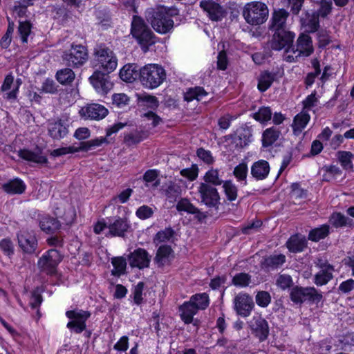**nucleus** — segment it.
I'll return each mask as SVG.
<instances>
[{"label":"nucleus","mask_w":354,"mask_h":354,"mask_svg":"<svg viewBox=\"0 0 354 354\" xmlns=\"http://www.w3.org/2000/svg\"><path fill=\"white\" fill-rule=\"evenodd\" d=\"M153 210L147 205L140 206L136 212V215L142 220L147 219L152 216Z\"/></svg>","instance_id":"obj_62"},{"label":"nucleus","mask_w":354,"mask_h":354,"mask_svg":"<svg viewBox=\"0 0 354 354\" xmlns=\"http://www.w3.org/2000/svg\"><path fill=\"white\" fill-rule=\"evenodd\" d=\"M18 245L24 253L33 254L37 248L36 237L26 231H20L17 234Z\"/></svg>","instance_id":"obj_18"},{"label":"nucleus","mask_w":354,"mask_h":354,"mask_svg":"<svg viewBox=\"0 0 354 354\" xmlns=\"http://www.w3.org/2000/svg\"><path fill=\"white\" fill-rule=\"evenodd\" d=\"M104 143H108L106 137L97 138L86 142H80L78 147V149H80V151H88L101 146Z\"/></svg>","instance_id":"obj_42"},{"label":"nucleus","mask_w":354,"mask_h":354,"mask_svg":"<svg viewBox=\"0 0 354 354\" xmlns=\"http://www.w3.org/2000/svg\"><path fill=\"white\" fill-rule=\"evenodd\" d=\"M269 10L266 3L252 1L245 5L243 16L246 22L252 26L263 24L268 17Z\"/></svg>","instance_id":"obj_5"},{"label":"nucleus","mask_w":354,"mask_h":354,"mask_svg":"<svg viewBox=\"0 0 354 354\" xmlns=\"http://www.w3.org/2000/svg\"><path fill=\"white\" fill-rule=\"evenodd\" d=\"M95 61L97 70L108 73H112L117 67L118 59L109 47L104 44H97L93 49Z\"/></svg>","instance_id":"obj_4"},{"label":"nucleus","mask_w":354,"mask_h":354,"mask_svg":"<svg viewBox=\"0 0 354 354\" xmlns=\"http://www.w3.org/2000/svg\"><path fill=\"white\" fill-rule=\"evenodd\" d=\"M200 6L212 21H221L225 17V10L213 0H202L200 2Z\"/></svg>","instance_id":"obj_14"},{"label":"nucleus","mask_w":354,"mask_h":354,"mask_svg":"<svg viewBox=\"0 0 354 354\" xmlns=\"http://www.w3.org/2000/svg\"><path fill=\"white\" fill-rule=\"evenodd\" d=\"M315 3L319 6L317 10H314L320 17L326 18L329 15L333 9L332 0H317Z\"/></svg>","instance_id":"obj_41"},{"label":"nucleus","mask_w":354,"mask_h":354,"mask_svg":"<svg viewBox=\"0 0 354 354\" xmlns=\"http://www.w3.org/2000/svg\"><path fill=\"white\" fill-rule=\"evenodd\" d=\"M277 78V73L264 71L261 73L258 77L257 88L261 92H265L272 85Z\"/></svg>","instance_id":"obj_31"},{"label":"nucleus","mask_w":354,"mask_h":354,"mask_svg":"<svg viewBox=\"0 0 354 354\" xmlns=\"http://www.w3.org/2000/svg\"><path fill=\"white\" fill-rule=\"evenodd\" d=\"M255 299L258 306L266 308L271 302V296L267 291H259L255 297Z\"/></svg>","instance_id":"obj_55"},{"label":"nucleus","mask_w":354,"mask_h":354,"mask_svg":"<svg viewBox=\"0 0 354 354\" xmlns=\"http://www.w3.org/2000/svg\"><path fill=\"white\" fill-rule=\"evenodd\" d=\"M292 51L294 53L298 52L299 55L306 57L310 55L314 51L312 38L308 34H301L297 40L296 49H295V46H293V47H292Z\"/></svg>","instance_id":"obj_22"},{"label":"nucleus","mask_w":354,"mask_h":354,"mask_svg":"<svg viewBox=\"0 0 354 354\" xmlns=\"http://www.w3.org/2000/svg\"><path fill=\"white\" fill-rule=\"evenodd\" d=\"M48 133L53 140H59L68 133V125L61 119L50 121L48 123Z\"/></svg>","instance_id":"obj_20"},{"label":"nucleus","mask_w":354,"mask_h":354,"mask_svg":"<svg viewBox=\"0 0 354 354\" xmlns=\"http://www.w3.org/2000/svg\"><path fill=\"white\" fill-rule=\"evenodd\" d=\"M158 171L156 169H149L147 170L143 175V180L147 183H152L154 182L153 185L157 187L160 180L158 179Z\"/></svg>","instance_id":"obj_61"},{"label":"nucleus","mask_w":354,"mask_h":354,"mask_svg":"<svg viewBox=\"0 0 354 354\" xmlns=\"http://www.w3.org/2000/svg\"><path fill=\"white\" fill-rule=\"evenodd\" d=\"M207 93L205 90L201 86H196L194 88H190L184 95V99L187 102H191L194 100L200 101L204 96H206Z\"/></svg>","instance_id":"obj_40"},{"label":"nucleus","mask_w":354,"mask_h":354,"mask_svg":"<svg viewBox=\"0 0 354 354\" xmlns=\"http://www.w3.org/2000/svg\"><path fill=\"white\" fill-rule=\"evenodd\" d=\"M172 254L173 250L171 246L167 245H160L157 250L154 261L158 266H163L169 261Z\"/></svg>","instance_id":"obj_35"},{"label":"nucleus","mask_w":354,"mask_h":354,"mask_svg":"<svg viewBox=\"0 0 354 354\" xmlns=\"http://www.w3.org/2000/svg\"><path fill=\"white\" fill-rule=\"evenodd\" d=\"M201 203L209 208L218 209L221 197L217 189L207 183H201L198 187Z\"/></svg>","instance_id":"obj_10"},{"label":"nucleus","mask_w":354,"mask_h":354,"mask_svg":"<svg viewBox=\"0 0 354 354\" xmlns=\"http://www.w3.org/2000/svg\"><path fill=\"white\" fill-rule=\"evenodd\" d=\"M41 149L39 147H36L34 151L24 149L19 151V156L27 161L37 164H46L48 159L41 155Z\"/></svg>","instance_id":"obj_26"},{"label":"nucleus","mask_w":354,"mask_h":354,"mask_svg":"<svg viewBox=\"0 0 354 354\" xmlns=\"http://www.w3.org/2000/svg\"><path fill=\"white\" fill-rule=\"evenodd\" d=\"M330 234V226L322 225L319 227L314 228L309 232L308 239L313 242L325 239Z\"/></svg>","instance_id":"obj_37"},{"label":"nucleus","mask_w":354,"mask_h":354,"mask_svg":"<svg viewBox=\"0 0 354 354\" xmlns=\"http://www.w3.org/2000/svg\"><path fill=\"white\" fill-rule=\"evenodd\" d=\"M252 136V131L248 127H241L236 130L234 135L229 136L236 146L240 148L247 146L251 142Z\"/></svg>","instance_id":"obj_24"},{"label":"nucleus","mask_w":354,"mask_h":354,"mask_svg":"<svg viewBox=\"0 0 354 354\" xmlns=\"http://www.w3.org/2000/svg\"><path fill=\"white\" fill-rule=\"evenodd\" d=\"M175 234L174 230L171 227H167L163 230L158 232L153 239V242L156 245L160 243L169 241Z\"/></svg>","instance_id":"obj_53"},{"label":"nucleus","mask_w":354,"mask_h":354,"mask_svg":"<svg viewBox=\"0 0 354 354\" xmlns=\"http://www.w3.org/2000/svg\"><path fill=\"white\" fill-rule=\"evenodd\" d=\"M234 175L239 180H245L248 174V167L244 162L238 165L234 169Z\"/></svg>","instance_id":"obj_60"},{"label":"nucleus","mask_w":354,"mask_h":354,"mask_svg":"<svg viewBox=\"0 0 354 354\" xmlns=\"http://www.w3.org/2000/svg\"><path fill=\"white\" fill-rule=\"evenodd\" d=\"M272 39L269 41L270 47L274 50L284 49L286 53L292 50L295 34L289 30L283 29L280 30L271 31Z\"/></svg>","instance_id":"obj_7"},{"label":"nucleus","mask_w":354,"mask_h":354,"mask_svg":"<svg viewBox=\"0 0 354 354\" xmlns=\"http://www.w3.org/2000/svg\"><path fill=\"white\" fill-rule=\"evenodd\" d=\"M145 287V283L142 281H140L133 288V301L136 304L140 305L142 304L143 298H142V292Z\"/></svg>","instance_id":"obj_59"},{"label":"nucleus","mask_w":354,"mask_h":354,"mask_svg":"<svg viewBox=\"0 0 354 354\" xmlns=\"http://www.w3.org/2000/svg\"><path fill=\"white\" fill-rule=\"evenodd\" d=\"M180 174L191 181L194 180L198 175V168L197 165L193 164L191 167L182 169L180 171Z\"/></svg>","instance_id":"obj_57"},{"label":"nucleus","mask_w":354,"mask_h":354,"mask_svg":"<svg viewBox=\"0 0 354 354\" xmlns=\"http://www.w3.org/2000/svg\"><path fill=\"white\" fill-rule=\"evenodd\" d=\"M319 17H320L315 11L312 12L306 11L305 17H301L300 21L301 25L307 28L308 32L314 33L317 32L320 27Z\"/></svg>","instance_id":"obj_25"},{"label":"nucleus","mask_w":354,"mask_h":354,"mask_svg":"<svg viewBox=\"0 0 354 354\" xmlns=\"http://www.w3.org/2000/svg\"><path fill=\"white\" fill-rule=\"evenodd\" d=\"M75 73L69 68H65L57 71L56 80L62 85H70L75 80Z\"/></svg>","instance_id":"obj_36"},{"label":"nucleus","mask_w":354,"mask_h":354,"mask_svg":"<svg viewBox=\"0 0 354 354\" xmlns=\"http://www.w3.org/2000/svg\"><path fill=\"white\" fill-rule=\"evenodd\" d=\"M352 221V219L346 217L340 212H334L329 218L330 223L336 228L351 225Z\"/></svg>","instance_id":"obj_38"},{"label":"nucleus","mask_w":354,"mask_h":354,"mask_svg":"<svg viewBox=\"0 0 354 354\" xmlns=\"http://www.w3.org/2000/svg\"><path fill=\"white\" fill-rule=\"evenodd\" d=\"M205 183H207L214 187L223 184V181L219 176V171L217 169L211 168L203 176Z\"/></svg>","instance_id":"obj_39"},{"label":"nucleus","mask_w":354,"mask_h":354,"mask_svg":"<svg viewBox=\"0 0 354 354\" xmlns=\"http://www.w3.org/2000/svg\"><path fill=\"white\" fill-rule=\"evenodd\" d=\"M32 25L29 21H19L18 34L20 36L22 43L28 42V37L31 33Z\"/></svg>","instance_id":"obj_51"},{"label":"nucleus","mask_w":354,"mask_h":354,"mask_svg":"<svg viewBox=\"0 0 354 354\" xmlns=\"http://www.w3.org/2000/svg\"><path fill=\"white\" fill-rule=\"evenodd\" d=\"M252 333L259 342L265 341L269 335V326L267 321L261 315L254 316L250 324Z\"/></svg>","instance_id":"obj_17"},{"label":"nucleus","mask_w":354,"mask_h":354,"mask_svg":"<svg viewBox=\"0 0 354 354\" xmlns=\"http://www.w3.org/2000/svg\"><path fill=\"white\" fill-rule=\"evenodd\" d=\"M62 59L69 67L81 66L88 59L87 49L82 45L73 44L71 49L64 53Z\"/></svg>","instance_id":"obj_8"},{"label":"nucleus","mask_w":354,"mask_h":354,"mask_svg":"<svg viewBox=\"0 0 354 354\" xmlns=\"http://www.w3.org/2000/svg\"><path fill=\"white\" fill-rule=\"evenodd\" d=\"M197 308L193 304L190 300L185 301L179 306L180 317L185 324L193 322L194 316L198 313Z\"/></svg>","instance_id":"obj_28"},{"label":"nucleus","mask_w":354,"mask_h":354,"mask_svg":"<svg viewBox=\"0 0 354 354\" xmlns=\"http://www.w3.org/2000/svg\"><path fill=\"white\" fill-rule=\"evenodd\" d=\"M223 187L224 189L225 194L227 197V199L232 202L236 199L237 198V187L236 186L232 183L230 180H226L223 184Z\"/></svg>","instance_id":"obj_50"},{"label":"nucleus","mask_w":354,"mask_h":354,"mask_svg":"<svg viewBox=\"0 0 354 354\" xmlns=\"http://www.w3.org/2000/svg\"><path fill=\"white\" fill-rule=\"evenodd\" d=\"M139 77L145 87L155 88L166 79V72L160 65L147 64L139 69Z\"/></svg>","instance_id":"obj_2"},{"label":"nucleus","mask_w":354,"mask_h":354,"mask_svg":"<svg viewBox=\"0 0 354 354\" xmlns=\"http://www.w3.org/2000/svg\"><path fill=\"white\" fill-rule=\"evenodd\" d=\"M129 97L124 93H115L112 95V104L118 108H122L128 104Z\"/></svg>","instance_id":"obj_56"},{"label":"nucleus","mask_w":354,"mask_h":354,"mask_svg":"<svg viewBox=\"0 0 354 354\" xmlns=\"http://www.w3.org/2000/svg\"><path fill=\"white\" fill-rule=\"evenodd\" d=\"M78 151H80V149H78V147H76L74 146H70L54 149L50 152V155L54 157H57L68 153H73Z\"/></svg>","instance_id":"obj_58"},{"label":"nucleus","mask_w":354,"mask_h":354,"mask_svg":"<svg viewBox=\"0 0 354 354\" xmlns=\"http://www.w3.org/2000/svg\"><path fill=\"white\" fill-rule=\"evenodd\" d=\"M128 260L131 267L144 269L149 267L151 256L146 250L140 248L129 254Z\"/></svg>","instance_id":"obj_15"},{"label":"nucleus","mask_w":354,"mask_h":354,"mask_svg":"<svg viewBox=\"0 0 354 354\" xmlns=\"http://www.w3.org/2000/svg\"><path fill=\"white\" fill-rule=\"evenodd\" d=\"M61 223L56 218L50 216L42 217L39 221L41 230L48 234H54L61 227Z\"/></svg>","instance_id":"obj_30"},{"label":"nucleus","mask_w":354,"mask_h":354,"mask_svg":"<svg viewBox=\"0 0 354 354\" xmlns=\"http://www.w3.org/2000/svg\"><path fill=\"white\" fill-rule=\"evenodd\" d=\"M108 113L109 111L105 106L95 103L86 105L80 111L82 117L95 120L104 118Z\"/></svg>","instance_id":"obj_16"},{"label":"nucleus","mask_w":354,"mask_h":354,"mask_svg":"<svg viewBox=\"0 0 354 354\" xmlns=\"http://www.w3.org/2000/svg\"><path fill=\"white\" fill-rule=\"evenodd\" d=\"M291 301L295 304H302L305 301L319 303L323 298L322 294L314 287H293L290 293Z\"/></svg>","instance_id":"obj_6"},{"label":"nucleus","mask_w":354,"mask_h":354,"mask_svg":"<svg viewBox=\"0 0 354 354\" xmlns=\"http://www.w3.org/2000/svg\"><path fill=\"white\" fill-rule=\"evenodd\" d=\"M307 240L305 236L301 234L291 236L286 242V247L290 252L298 253L307 248Z\"/></svg>","instance_id":"obj_27"},{"label":"nucleus","mask_w":354,"mask_h":354,"mask_svg":"<svg viewBox=\"0 0 354 354\" xmlns=\"http://www.w3.org/2000/svg\"><path fill=\"white\" fill-rule=\"evenodd\" d=\"M291 197L295 199L306 198V191L301 188L298 183H292L291 185Z\"/></svg>","instance_id":"obj_63"},{"label":"nucleus","mask_w":354,"mask_h":354,"mask_svg":"<svg viewBox=\"0 0 354 354\" xmlns=\"http://www.w3.org/2000/svg\"><path fill=\"white\" fill-rule=\"evenodd\" d=\"M145 17L153 29L159 33L165 34L174 27V21L163 8L147 10Z\"/></svg>","instance_id":"obj_3"},{"label":"nucleus","mask_w":354,"mask_h":354,"mask_svg":"<svg viewBox=\"0 0 354 354\" xmlns=\"http://www.w3.org/2000/svg\"><path fill=\"white\" fill-rule=\"evenodd\" d=\"M111 263L114 267V269L111 271L113 275L120 276L121 274H124L127 267V261L124 257H114L112 259Z\"/></svg>","instance_id":"obj_45"},{"label":"nucleus","mask_w":354,"mask_h":354,"mask_svg":"<svg viewBox=\"0 0 354 354\" xmlns=\"http://www.w3.org/2000/svg\"><path fill=\"white\" fill-rule=\"evenodd\" d=\"M108 228L109 230L106 236L124 237L125 232L129 228V225L126 219L120 217L109 218Z\"/></svg>","instance_id":"obj_21"},{"label":"nucleus","mask_w":354,"mask_h":354,"mask_svg":"<svg viewBox=\"0 0 354 354\" xmlns=\"http://www.w3.org/2000/svg\"><path fill=\"white\" fill-rule=\"evenodd\" d=\"M270 171L269 163L264 160H260L253 163L251 167V174L258 180L265 179Z\"/></svg>","instance_id":"obj_29"},{"label":"nucleus","mask_w":354,"mask_h":354,"mask_svg":"<svg viewBox=\"0 0 354 354\" xmlns=\"http://www.w3.org/2000/svg\"><path fill=\"white\" fill-rule=\"evenodd\" d=\"M332 272L320 270L315 275L314 283L318 286L326 285L333 277Z\"/></svg>","instance_id":"obj_52"},{"label":"nucleus","mask_w":354,"mask_h":354,"mask_svg":"<svg viewBox=\"0 0 354 354\" xmlns=\"http://www.w3.org/2000/svg\"><path fill=\"white\" fill-rule=\"evenodd\" d=\"M138 66L135 64H126L120 71V78L127 82H133L138 75Z\"/></svg>","instance_id":"obj_34"},{"label":"nucleus","mask_w":354,"mask_h":354,"mask_svg":"<svg viewBox=\"0 0 354 354\" xmlns=\"http://www.w3.org/2000/svg\"><path fill=\"white\" fill-rule=\"evenodd\" d=\"M254 308L253 299L248 293H239L234 299V309L241 317L250 316Z\"/></svg>","instance_id":"obj_12"},{"label":"nucleus","mask_w":354,"mask_h":354,"mask_svg":"<svg viewBox=\"0 0 354 354\" xmlns=\"http://www.w3.org/2000/svg\"><path fill=\"white\" fill-rule=\"evenodd\" d=\"M337 155L341 165L344 169L348 170L353 169L351 158L353 157V154L351 152L339 151L337 152Z\"/></svg>","instance_id":"obj_47"},{"label":"nucleus","mask_w":354,"mask_h":354,"mask_svg":"<svg viewBox=\"0 0 354 354\" xmlns=\"http://www.w3.org/2000/svg\"><path fill=\"white\" fill-rule=\"evenodd\" d=\"M281 131L278 128L272 127L266 129L262 134V146L264 148L272 146L279 138Z\"/></svg>","instance_id":"obj_32"},{"label":"nucleus","mask_w":354,"mask_h":354,"mask_svg":"<svg viewBox=\"0 0 354 354\" xmlns=\"http://www.w3.org/2000/svg\"><path fill=\"white\" fill-rule=\"evenodd\" d=\"M310 120V115L308 113L301 111L297 114L293 120V128L294 129H298L301 131L305 128Z\"/></svg>","instance_id":"obj_49"},{"label":"nucleus","mask_w":354,"mask_h":354,"mask_svg":"<svg viewBox=\"0 0 354 354\" xmlns=\"http://www.w3.org/2000/svg\"><path fill=\"white\" fill-rule=\"evenodd\" d=\"M2 188L9 194H21L25 192L26 186L21 179L15 178L3 184Z\"/></svg>","instance_id":"obj_33"},{"label":"nucleus","mask_w":354,"mask_h":354,"mask_svg":"<svg viewBox=\"0 0 354 354\" xmlns=\"http://www.w3.org/2000/svg\"><path fill=\"white\" fill-rule=\"evenodd\" d=\"M89 80L95 91L102 95H106L113 88V84L108 73L96 70Z\"/></svg>","instance_id":"obj_11"},{"label":"nucleus","mask_w":354,"mask_h":354,"mask_svg":"<svg viewBox=\"0 0 354 354\" xmlns=\"http://www.w3.org/2000/svg\"><path fill=\"white\" fill-rule=\"evenodd\" d=\"M131 33L145 53H147L149 47L158 41V38L145 24L144 19L138 16L133 17Z\"/></svg>","instance_id":"obj_1"},{"label":"nucleus","mask_w":354,"mask_h":354,"mask_svg":"<svg viewBox=\"0 0 354 354\" xmlns=\"http://www.w3.org/2000/svg\"><path fill=\"white\" fill-rule=\"evenodd\" d=\"M252 281V276L248 273L240 272L236 274L232 280V283L237 287H247Z\"/></svg>","instance_id":"obj_46"},{"label":"nucleus","mask_w":354,"mask_h":354,"mask_svg":"<svg viewBox=\"0 0 354 354\" xmlns=\"http://www.w3.org/2000/svg\"><path fill=\"white\" fill-rule=\"evenodd\" d=\"M288 16L289 12L283 8L274 10L270 21L269 30L275 31L288 29L286 23Z\"/></svg>","instance_id":"obj_19"},{"label":"nucleus","mask_w":354,"mask_h":354,"mask_svg":"<svg viewBox=\"0 0 354 354\" xmlns=\"http://www.w3.org/2000/svg\"><path fill=\"white\" fill-rule=\"evenodd\" d=\"M286 261V257L283 254H273L265 257L260 263L261 268L267 271L279 268Z\"/></svg>","instance_id":"obj_23"},{"label":"nucleus","mask_w":354,"mask_h":354,"mask_svg":"<svg viewBox=\"0 0 354 354\" xmlns=\"http://www.w3.org/2000/svg\"><path fill=\"white\" fill-rule=\"evenodd\" d=\"M292 284V277L288 274H281L277 279V285L283 290L290 288Z\"/></svg>","instance_id":"obj_64"},{"label":"nucleus","mask_w":354,"mask_h":354,"mask_svg":"<svg viewBox=\"0 0 354 354\" xmlns=\"http://www.w3.org/2000/svg\"><path fill=\"white\" fill-rule=\"evenodd\" d=\"M181 192L180 186L174 183H170L165 189V196L170 203L176 201L181 195Z\"/></svg>","instance_id":"obj_43"},{"label":"nucleus","mask_w":354,"mask_h":354,"mask_svg":"<svg viewBox=\"0 0 354 354\" xmlns=\"http://www.w3.org/2000/svg\"><path fill=\"white\" fill-rule=\"evenodd\" d=\"M66 316L71 319L66 325L67 328L71 331L80 334L86 329V322L90 317L91 313L88 311L75 309L66 311Z\"/></svg>","instance_id":"obj_9"},{"label":"nucleus","mask_w":354,"mask_h":354,"mask_svg":"<svg viewBox=\"0 0 354 354\" xmlns=\"http://www.w3.org/2000/svg\"><path fill=\"white\" fill-rule=\"evenodd\" d=\"M272 111L268 106L261 107L257 112L253 113V118L261 123L269 121L272 117Z\"/></svg>","instance_id":"obj_48"},{"label":"nucleus","mask_w":354,"mask_h":354,"mask_svg":"<svg viewBox=\"0 0 354 354\" xmlns=\"http://www.w3.org/2000/svg\"><path fill=\"white\" fill-rule=\"evenodd\" d=\"M189 300L193 304H194L198 310H204L209 305V297L206 293L192 295Z\"/></svg>","instance_id":"obj_44"},{"label":"nucleus","mask_w":354,"mask_h":354,"mask_svg":"<svg viewBox=\"0 0 354 354\" xmlns=\"http://www.w3.org/2000/svg\"><path fill=\"white\" fill-rule=\"evenodd\" d=\"M62 256L55 249L49 250L46 254L43 255L38 261V266L48 273H53L56 267L62 261Z\"/></svg>","instance_id":"obj_13"},{"label":"nucleus","mask_w":354,"mask_h":354,"mask_svg":"<svg viewBox=\"0 0 354 354\" xmlns=\"http://www.w3.org/2000/svg\"><path fill=\"white\" fill-rule=\"evenodd\" d=\"M176 209L178 212H185L188 214L194 213L196 210L195 207L187 198H181L176 205Z\"/></svg>","instance_id":"obj_54"}]
</instances>
